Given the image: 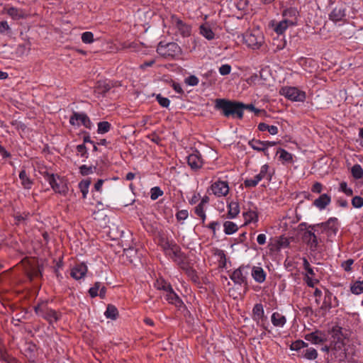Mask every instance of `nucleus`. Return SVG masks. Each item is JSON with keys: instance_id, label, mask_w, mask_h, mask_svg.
Masks as SVG:
<instances>
[{"instance_id": "36", "label": "nucleus", "mask_w": 363, "mask_h": 363, "mask_svg": "<svg viewBox=\"0 0 363 363\" xmlns=\"http://www.w3.org/2000/svg\"><path fill=\"white\" fill-rule=\"evenodd\" d=\"M246 223L257 222L258 216L256 211H249L243 213Z\"/></svg>"}, {"instance_id": "13", "label": "nucleus", "mask_w": 363, "mask_h": 363, "mask_svg": "<svg viewBox=\"0 0 363 363\" xmlns=\"http://www.w3.org/2000/svg\"><path fill=\"white\" fill-rule=\"evenodd\" d=\"M211 189L213 194L218 196H225L229 192V186L227 182L223 181H217L214 182L211 186Z\"/></svg>"}, {"instance_id": "37", "label": "nucleus", "mask_w": 363, "mask_h": 363, "mask_svg": "<svg viewBox=\"0 0 363 363\" xmlns=\"http://www.w3.org/2000/svg\"><path fill=\"white\" fill-rule=\"evenodd\" d=\"M352 174L356 179H359L363 177V169L359 164H354L351 169Z\"/></svg>"}, {"instance_id": "7", "label": "nucleus", "mask_w": 363, "mask_h": 363, "mask_svg": "<svg viewBox=\"0 0 363 363\" xmlns=\"http://www.w3.org/2000/svg\"><path fill=\"white\" fill-rule=\"evenodd\" d=\"M35 311L50 324L57 322L60 318V315L56 311L45 306H35Z\"/></svg>"}, {"instance_id": "46", "label": "nucleus", "mask_w": 363, "mask_h": 363, "mask_svg": "<svg viewBox=\"0 0 363 363\" xmlns=\"http://www.w3.org/2000/svg\"><path fill=\"white\" fill-rule=\"evenodd\" d=\"M92 216L94 220H104L106 218V214L104 208L99 209L97 211H94Z\"/></svg>"}, {"instance_id": "55", "label": "nucleus", "mask_w": 363, "mask_h": 363, "mask_svg": "<svg viewBox=\"0 0 363 363\" xmlns=\"http://www.w3.org/2000/svg\"><path fill=\"white\" fill-rule=\"evenodd\" d=\"M354 263V260L352 259H348L346 261H344L341 266L346 272H350L352 270V265Z\"/></svg>"}, {"instance_id": "42", "label": "nucleus", "mask_w": 363, "mask_h": 363, "mask_svg": "<svg viewBox=\"0 0 363 363\" xmlns=\"http://www.w3.org/2000/svg\"><path fill=\"white\" fill-rule=\"evenodd\" d=\"M164 194L163 191L159 186L152 187L150 189V198L152 200H156Z\"/></svg>"}, {"instance_id": "11", "label": "nucleus", "mask_w": 363, "mask_h": 363, "mask_svg": "<svg viewBox=\"0 0 363 363\" xmlns=\"http://www.w3.org/2000/svg\"><path fill=\"white\" fill-rule=\"evenodd\" d=\"M164 296L165 300L169 304L174 305L179 311H184L186 309V306H185L184 303L176 294L172 287L169 291H167L164 294Z\"/></svg>"}, {"instance_id": "20", "label": "nucleus", "mask_w": 363, "mask_h": 363, "mask_svg": "<svg viewBox=\"0 0 363 363\" xmlns=\"http://www.w3.org/2000/svg\"><path fill=\"white\" fill-rule=\"evenodd\" d=\"M298 11L294 8H289L284 10L282 16L284 20H286L291 25L294 26L296 24Z\"/></svg>"}, {"instance_id": "62", "label": "nucleus", "mask_w": 363, "mask_h": 363, "mask_svg": "<svg viewBox=\"0 0 363 363\" xmlns=\"http://www.w3.org/2000/svg\"><path fill=\"white\" fill-rule=\"evenodd\" d=\"M267 237L265 234H259L257 238V241L259 245H263L266 243Z\"/></svg>"}, {"instance_id": "28", "label": "nucleus", "mask_w": 363, "mask_h": 363, "mask_svg": "<svg viewBox=\"0 0 363 363\" xmlns=\"http://www.w3.org/2000/svg\"><path fill=\"white\" fill-rule=\"evenodd\" d=\"M154 286L157 290L163 291L164 293L169 291L172 287L169 282H167L162 278L157 279L155 281Z\"/></svg>"}, {"instance_id": "35", "label": "nucleus", "mask_w": 363, "mask_h": 363, "mask_svg": "<svg viewBox=\"0 0 363 363\" xmlns=\"http://www.w3.org/2000/svg\"><path fill=\"white\" fill-rule=\"evenodd\" d=\"M6 13L14 20H19L23 16L22 11L14 7L6 9Z\"/></svg>"}, {"instance_id": "47", "label": "nucleus", "mask_w": 363, "mask_h": 363, "mask_svg": "<svg viewBox=\"0 0 363 363\" xmlns=\"http://www.w3.org/2000/svg\"><path fill=\"white\" fill-rule=\"evenodd\" d=\"M259 182L260 180L258 179V177L255 176L253 178L245 179L244 184L246 187H255Z\"/></svg>"}, {"instance_id": "6", "label": "nucleus", "mask_w": 363, "mask_h": 363, "mask_svg": "<svg viewBox=\"0 0 363 363\" xmlns=\"http://www.w3.org/2000/svg\"><path fill=\"white\" fill-rule=\"evenodd\" d=\"M280 94L292 101L303 102L305 101L306 97L304 91L299 90L296 87L292 86L283 87L280 90Z\"/></svg>"}, {"instance_id": "1", "label": "nucleus", "mask_w": 363, "mask_h": 363, "mask_svg": "<svg viewBox=\"0 0 363 363\" xmlns=\"http://www.w3.org/2000/svg\"><path fill=\"white\" fill-rule=\"evenodd\" d=\"M215 108L222 111L225 117L232 116L241 119L243 117L244 109H248L258 113L260 111L252 104L245 105L240 102L231 101L224 99H217L215 101Z\"/></svg>"}, {"instance_id": "52", "label": "nucleus", "mask_w": 363, "mask_h": 363, "mask_svg": "<svg viewBox=\"0 0 363 363\" xmlns=\"http://www.w3.org/2000/svg\"><path fill=\"white\" fill-rule=\"evenodd\" d=\"M77 151L82 157L87 158V150L84 144L78 145L77 146Z\"/></svg>"}, {"instance_id": "22", "label": "nucleus", "mask_w": 363, "mask_h": 363, "mask_svg": "<svg viewBox=\"0 0 363 363\" xmlns=\"http://www.w3.org/2000/svg\"><path fill=\"white\" fill-rule=\"evenodd\" d=\"M251 274L255 281L258 283H263L266 279V272L261 267H253Z\"/></svg>"}, {"instance_id": "44", "label": "nucleus", "mask_w": 363, "mask_h": 363, "mask_svg": "<svg viewBox=\"0 0 363 363\" xmlns=\"http://www.w3.org/2000/svg\"><path fill=\"white\" fill-rule=\"evenodd\" d=\"M333 297V294L330 291H327L325 295L324 301L323 302L322 308H325L330 309L332 308L331 298Z\"/></svg>"}, {"instance_id": "23", "label": "nucleus", "mask_w": 363, "mask_h": 363, "mask_svg": "<svg viewBox=\"0 0 363 363\" xmlns=\"http://www.w3.org/2000/svg\"><path fill=\"white\" fill-rule=\"evenodd\" d=\"M271 321L274 326L282 328L286 323V318L279 312H274L271 316Z\"/></svg>"}, {"instance_id": "12", "label": "nucleus", "mask_w": 363, "mask_h": 363, "mask_svg": "<svg viewBox=\"0 0 363 363\" xmlns=\"http://www.w3.org/2000/svg\"><path fill=\"white\" fill-rule=\"evenodd\" d=\"M331 352L338 362H344L347 358L345 342L331 343Z\"/></svg>"}, {"instance_id": "30", "label": "nucleus", "mask_w": 363, "mask_h": 363, "mask_svg": "<svg viewBox=\"0 0 363 363\" xmlns=\"http://www.w3.org/2000/svg\"><path fill=\"white\" fill-rule=\"evenodd\" d=\"M200 33L208 40H212L215 36L211 27L207 24H203L200 26Z\"/></svg>"}, {"instance_id": "4", "label": "nucleus", "mask_w": 363, "mask_h": 363, "mask_svg": "<svg viewBox=\"0 0 363 363\" xmlns=\"http://www.w3.org/2000/svg\"><path fill=\"white\" fill-rule=\"evenodd\" d=\"M157 52L163 57L173 58L181 52V49L175 43L164 44L160 42L157 48Z\"/></svg>"}, {"instance_id": "26", "label": "nucleus", "mask_w": 363, "mask_h": 363, "mask_svg": "<svg viewBox=\"0 0 363 363\" xmlns=\"http://www.w3.org/2000/svg\"><path fill=\"white\" fill-rule=\"evenodd\" d=\"M290 26L291 25L284 19L279 22L272 23L274 30L279 35L283 34Z\"/></svg>"}, {"instance_id": "24", "label": "nucleus", "mask_w": 363, "mask_h": 363, "mask_svg": "<svg viewBox=\"0 0 363 363\" xmlns=\"http://www.w3.org/2000/svg\"><path fill=\"white\" fill-rule=\"evenodd\" d=\"M305 339L313 344H321L324 342L325 339L321 335V333L318 330L306 334Z\"/></svg>"}, {"instance_id": "31", "label": "nucleus", "mask_w": 363, "mask_h": 363, "mask_svg": "<svg viewBox=\"0 0 363 363\" xmlns=\"http://www.w3.org/2000/svg\"><path fill=\"white\" fill-rule=\"evenodd\" d=\"M224 233L226 235H232L238 231V227L237 224L232 221H225L223 223Z\"/></svg>"}, {"instance_id": "34", "label": "nucleus", "mask_w": 363, "mask_h": 363, "mask_svg": "<svg viewBox=\"0 0 363 363\" xmlns=\"http://www.w3.org/2000/svg\"><path fill=\"white\" fill-rule=\"evenodd\" d=\"M302 356L309 360H313L318 357V352L313 347L307 348L302 352Z\"/></svg>"}, {"instance_id": "8", "label": "nucleus", "mask_w": 363, "mask_h": 363, "mask_svg": "<svg viewBox=\"0 0 363 363\" xmlns=\"http://www.w3.org/2000/svg\"><path fill=\"white\" fill-rule=\"evenodd\" d=\"M252 318L257 325L261 326L264 330H267V326L264 322L267 316L264 314L263 305L260 303L255 304L252 311Z\"/></svg>"}, {"instance_id": "43", "label": "nucleus", "mask_w": 363, "mask_h": 363, "mask_svg": "<svg viewBox=\"0 0 363 363\" xmlns=\"http://www.w3.org/2000/svg\"><path fill=\"white\" fill-rule=\"evenodd\" d=\"M279 153V158L284 162L292 161V155L284 149H279L277 152Z\"/></svg>"}, {"instance_id": "64", "label": "nucleus", "mask_w": 363, "mask_h": 363, "mask_svg": "<svg viewBox=\"0 0 363 363\" xmlns=\"http://www.w3.org/2000/svg\"><path fill=\"white\" fill-rule=\"evenodd\" d=\"M322 190V184L319 182H315L312 186V191L316 193H320Z\"/></svg>"}, {"instance_id": "15", "label": "nucleus", "mask_w": 363, "mask_h": 363, "mask_svg": "<svg viewBox=\"0 0 363 363\" xmlns=\"http://www.w3.org/2000/svg\"><path fill=\"white\" fill-rule=\"evenodd\" d=\"M240 206H226V210L223 208H218L220 216L223 218L233 219L235 218L240 213Z\"/></svg>"}, {"instance_id": "21", "label": "nucleus", "mask_w": 363, "mask_h": 363, "mask_svg": "<svg viewBox=\"0 0 363 363\" xmlns=\"http://www.w3.org/2000/svg\"><path fill=\"white\" fill-rule=\"evenodd\" d=\"M330 19L337 22L343 19L345 16V9L342 6H336L330 13Z\"/></svg>"}, {"instance_id": "5", "label": "nucleus", "mask_w": 363, "mask_h": 363, "mask_svg": "<svg viewBox=\"0 0 363 363\" xmlns=\"http://www.w3.org/2000/svg\"><path fill=\"white\" fill-rule=\"evenodd\" d=\"M318 227L313 226L307 228L302 234V240L312 251L317 250L318 245V239L316 235Z\"/></svg>"}, {"instance_id": "50", "label": "nucleus", "mask_w": 363, "mask_h": 363, "mask_svg": "<svg viewBox=\"0 0 363 363\" xmlns=\"http://www.w3.org/2000/svg\"><path fill=\"white\" fill-rule=\"evenodd\" d=\"M94 169H96V167L93 168L92 167H88L85 164H83L79 167V172L82 175L86 176L92 174L94 172Z\"/></svg>"}, {"instance_id": "27", "label": "nucleus", "mask_w": 363, "mask_h": 363, "mask_svg": "<svg viewBox=\"0 0 363 363\" xmlns=\"http://www.w3.org/2000/svg\"><path fill=\"white\" fill-rule=\"evenodd\" d=\"M176 244L177 243L173 240H169L164 237H161L159 240V245L162 249L164 255L168 252L172 247L175 246Z\"/></svg>"}, {"instance_id": "49", "label": "nucleus", "mask_w": 363, "mask_h": 363, "mask_svg": "<svg viewBox=\"0 0 363 363\" xmlns=\"http://www.w3.org/2000/svg\"><path fill=\"white\" fill-rule=\"evenodd\" d=\"M303 269L306 271L307 274L306 275H311L313 276L315 275V272L313 269V268L311 267L308 259L306 257L303 258Z\"/></svg>"}, {"instance_id": "48", "label": "nucleus", "mask_w": 363, "mask_h": 363, "mask_svg": "<svg viewBox=\"0 0 363 363\" xmlns=\"http://www.w3.org/2000/svg\"><path fill=\"white\" fill-rule=\"evenodd\" d=\"M330 197L327 194H322L318 199H315L313 204H329Z\"/></svg>"}, {"instance_id": "54", "label": "nucleus", "mask_w": 363, "mask_h": 363, "mask_svg": "<svg viewBox=\"0 0 363 363\" xmlns=\"http://www.w3.org/2000/svg\"><path fill=\"white\" fill-rule=\"evenodd\" d=\"M199 82V79L194 75H191L185 79L186 84L190 86H196Z\"/></svg>"}, {"instance_id": "58", "label": "nucleus", "mask_w": 363, "mask_h": 363, "mask_svg": "<svg viewBox=\"0 0 363 363\" xmlns=\"http://www.w3.org/2000/svg\"><path fill=\"white\" fill-rule=\"evenodd\" d=\"M230 72H231V67L228 64L223 65L219 68V72L221 75H227V74H230Z\"/></svg>"}, {"instance_id": "25", "label": "nucleus", "mask_w": 363, "mask_h": 363, "mask_svg": "<svg viewBox=\"0 0 363 363\" xmlns=\"http://www.w3.org/2000/svg\"><path fill=\"white\" fill-rule=\"evenodd\" d=\"M331 343L345 342V336L342 333V329L340 327L335 326L331 330Z\"/></svg>"}, {"instance_id": "18", "label": "nucleus", "mask_w": 363, "mask_h": 363, "mask_svg": "<svg viewBox=\"0 0 363 363\" xmlns=\"http://www.w3.org/2000/svg\"><path fill=\"white\" fill-rule=\"evenodd\" d=\"M323 229L328 237L335 235L338 230V221L335 218H330L327 222L322 223Z\"/></svg>"}, {"instance_id": "19", "label": "nucleus", "mask_w": 363, "mask_h": 363, "mask_svg": "<svg viewBox=\"0 0 363 363\" xmlns=\"http://www.w3.org/2000/svg\"><path fill=\"white\" fill-rule=\"evenodd\" d=\"M87 272V266L84 263L77 264L71 271V277L76 280L84 278Z\"/></svg>"}, {"instance_id": "53", "label": "nucleus", "mask_w": 363, "mask_h": 363, "mask_svg": "<svg viewBox=\"0 0 363 363\" xmlns=\"http://www.w3.org/2000/svg\"><path fill=\"white\" fill-rule=\"evenodd\" d=\"M194 213L196 216L202 219L203 222L204 221L206 218V214L204 213L203 206H196L194 208Z\"/></svg>"}, {"instance_id": "60", "label": "nucleus", "mask_w": 363, "mask_h": 363, "mask_svg": "<svg viewBox=\"0 0 363 363\" xmlns=\"http://www.w3.org/2000/svg\"><path fill=\"white\" fill-rule=\"evenodd\" d=\"M340 188L347 195L350 196L352 194V190L350 188L347 187V184L346 182H341L340 184Z\"/></svg>"}, {"instance_id": "39", "label": "nucleus", "mask_w": 363, "mask_h": 363, "mask_svg": "<svg viewBox=\"0 0 363 363\" xmlns=\"http://www.w3.org/2000/svg\"><path fill=\"white\" fill-rule=\"evenodd\" d=\"M111 124L108 121H102L98 123V133L104 134L110 130Z\"/></svg>"}, {"instance_id": "32", "label": "nucleus", "mask_w": 363, "mask_h": 363, "mask_svg": "<svg viewBox=\"0 0 363 363\" xmlns=\"http://www.w3.org/2000/svg\"><path fill=\"white\" fill-rule=\"evenodd\" d=\"M104 315L107 318L115 320L118 315V311L115 306L108 304Z\"/></svg>"}, {"instance_id": "3", "label": "nucleus", "mask_w": 363, "mask_h": 363, "mask_svg": "<svg viewBox=\"0 0 363 363\" xmlns=\"http://www.w3.org/2000/svg\"><path fill=\"white\" fill-rule=\"evenodd\" d=\"M245 43L250 48H260L264 42L263 33L258 29L246 31L243 35Z\"/></svg>"}, {"instance_id": "45", "label": "nucleus", "mask_w": 363, "mask_h": 363, "mask_svg": "<svg viewBox=\"0 0 363 363\" xmlns=\"http://www.w3.org/2000/svg\"><path fill=\"white\" fill-rule=\"evenodd\" d=\"M82 40L84 43L89 44L94 42V34L91 32L86 31L82 34Z\"/></svg>"}, {"instance_id": "33", "label": "nucleus", "mask_w": 363, "mask_h": 363, "mask_svg": "<svg viewBox=\"0 0 363 363\" xmlns=\"http://www.w3.org/2000/svg\"><path fill=\"white\" fill-rule=\"evenodd\" d=\"M249 145L253 149L259 152L266 153L265 145L264 141L259 140H252L249 142Z\"/></svg>"}, {"instance_id": "63", "label": "nucleus", "mask_w": 363, "mask_h": 363, "mask_svg": "<svg viewBox=\"0 0 363 363\" xmlns=\"http://www.w3.org/2000/svg\"><path fill=\"white\" fill-rule=\"evenodd\" d=\"M9 28V24L6 21H2L0 23V33H4Z\"/></svg>"}, {"instance_id": "16", "label": "nucleus", "mask_w": 363, "mask_h": 363, "mask_svg": "<svg viewBox=\"0 0 363 363\" xmlns=\"http://www.w3.org/2000/svg\"><path fill=\"white\" fill-rule=\"evenodd\" d=\"M24 356L28 359L30 363H38L35 359L38 356V350L36 345L30 342L24 344Z\"/></svg>"}, {"instance_id": "17", "label": "nucleus", "mask_w": 363, "mask_h": 363, "mask_svg": "<svg viewBox=\"0 0 363 363\" xmlns=\"http://www.w3.org/2000/svg\"><path fill=\"white\" fill-rule=\"evenodd\" d=\"M188 164L193 169H198L203 165V160L201 154L198 151H194L187 157Z\"/></svg>"}, {"instance_id": "59", "label": "nucleus", "mask_w": 363, "mask_h": 363, "mask_svg": "<svg viewBox=\"0 0 363 363\" xmlns=\"http://www.w3.org/2000/svg\"><path fill=\"white\" fill-rule=\"evenodd\" d=\"M188 211L187 210H182L177 212L176 217L178 220H184L188 217Z\"/></svg>"}, {"instance_id": "2", "label": "nucleus", "mask_w": 363, "mask_h": 363, "mask_svg": "<svg viewBox=\"0 0 363 363\" xmlns=\"http://www.w3.org/2000/svg\"><path fill=\"white\" fill-rule=\"evenodd\" d=\"M165 256L172 259L182 269L186 271L188 275L191 277V278L196 281L194 279V277L197 278L196 271L189 267L186 261V257L177 244L172 247V249L165 254Z\"/></svg>"}, {"instance_id": "14", "label": "nucleus", "mask_w": 363, "mask_h": 363, "mask_svg": "<svg viewBox=\"0 0 363 363\" xmlns=\"http://www.w3.org/2000/svg\"><path fill=\"white\" fill-rule=\"evenodd\" d=\"M171 21L172 25L179 30L182 36L185 37L190 35L191 27L189 25L184 23L174 15L171 16Z\"/></svg>"}, {"instance_id": "41", "label": "nucleus", "mask_w": 363, "mask_h": 363, "mask_svg": "<svg viewBox=\"0 0 363 363\" xmlns=\"http://www.w3.org/2000/svg\"><path fill=\"white\" fill-rule=\"evenodd\" d=\"M101 284L102 283L99 282V281L95 282L94 284L93 285V286H91L89 289V294L91 298H95V297L98 296V294L99 293V291L100 290Z\"/></svg>"}, {"instance_id": "40", "label": "nucleus", "mask_w": 363, "mask_h": 363, "mask_svg": "<svg viewBox=\"0 0 363 363\" xmlns=\"http://www.w3.org/2000/svg\"><path fill=\"white\" fill-rule=\"evenodd\" d=\"M91 184V181L89 179L82 180L79 184V187L82 193L83 197H86L89 192V187Z\"/></svg>"}, {"instance_id": "57", "label": "nucleus", "mask_w": 363, "mask_h": 363, "mask_svg": "<svg viewBox=\"0 0 363 363\" xmlns=\"http://www.w3.org/2000/svg\"><path fill=\"white\" fill-rule=\"evenodd\" d=\"M268 169L269 167L267 164H264L261 167L259 173L256 175L260 181L267 176Z\"/></svg>"}, {"instance_id": "61", "label": "nucleus", "mask_w": 363, "mask_h": 363, "mask_svg": "<svg viewBox=\"0 0 363 363\" xmlns=\"http://www.w3.org/2000/svg\"><path fill=\"white\" fill-rule=\"evenodd\" d=\"M277 244H278L279 248L286 247L289 246V241L286 238L280 237L279 240L277 241Z\"/></svg>"}, {"instance_id": "38", "label": "nucleus", "mask_w": 363, "mask_h": 363, "mask_svg": "<svg viewBox=\"0 0 363 363\" xmlns=\"http://www.w3.org/2000/svg\"><path fill=\"white\" fill-rule=\"evenodd\" d=\"M308 343L305 342L304 341L301 340H298L292 342V344L290 346L291 350L294 351H299L303 348L307 347Z\"/></svg>"}, {"instance_id": "56", "label": "nucleus", "mask_w": 363, "mask_h": 363, "mask_svg": "<svg viewBox=\"0 0 363 363\" xmlns=\"http://www.w3.org/2000/svg\"><path fill=\"white\" fill-rule=\"evenodd\" d=\"M304 281L307 284L308 286L309 287H314L316 284L319 282V281L316 279H313L308 275H306L304 277Z\"/></svg>"}, {"instance_id": "10", "label": "nucleus", "mask_w": 363, "mask_h": 363, "mask_svg": "<svg viewBox=\"0 0 363 363\" xmlns=\"http://www.w3.org/2000/svg\"><path fill=\"white\" fill-rule=\"evenodd\" d=\"M248 267L241 266L237 269L234 270L230 275V278L235 284H247V278L249 274Z\"/></svg>"}, {"instance_id": "29", "label": "nucleus", "mask_w": 363, "mask_h": 363, "mask_svg": "<svg viewBox=\"0 0 363 363\" xmlns=\"http://www.w3.org/2000/svg\"><path fill=\"white\" fill-rule=\"evenodd\" d=\"M350 291L355 295H359L363 293V279L357 280L350 284Z\"/></svg>"}, {"instance_id": "9", "label": "nucleus", "mask_w": 363, "mask_h": 363, "mask_svg": "<svg viewBox=\"0 0 363 363\" xmlns=\"http://www.w3.org/2000/svg\"><path fill=\"white\" fill-rule=\"evenodd\" d=\"M69 123L74 126H79L82 125L89 129L92 126V123L89 118L84 113L74 112L69 118Z\"/></svg>"}, {"instance_id": "51", "label": "nucleus", "mask_w": 363, "mask_h": 363, "mask_svg": "<svg viewBox=\"0 0 363 363\" xmlns=\"http://www.w3.org/2000/svg\"><path fill=\"white\" fill-rule=\"evenodd\" d=\"M157 101L162 107L167 108L169 106L170 101L166 97L162 96L160 94L157 96Z\"/></svg>"}]
</instances>
